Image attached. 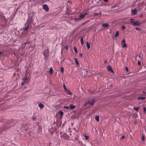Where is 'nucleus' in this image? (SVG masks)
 <instances>
[{"label":"nucleus","instance_id":"18","mask_svg":"<svg viewBox=\"0 0 146 146\" xmlns=\"http://www.w3.org/2000/svg\"><path fill=\"white\" fill-rule=\"evenodd\" d=\"M137 98L139 100L140 99L141 100H144L145 99V98L143 97H138Z\"/></svg>","mask_w":146,"mask_h":146},{"label":"nucleus","instance_id":"55","mask_svg":"<svg viewBox=\"0 0 146 146\" xmlns=\"http://www.w3.org/2000/svg\"><path fill=\"white\" fill-rule=\"evenodd\" d=\"M86 72H87V71H86Z\"/></svg>","mask_w":146,"mask_h":146},{"label":"nucleus","instance_id":"1","mask_svg":"<svg viewBox=\"0 0 146 146\" xmlns=\"http://www.w3.org/2000/svg\"><path fill=\"white\" fill-rule=\"evenodd\" d=\"M95 101L94 99L92 100H90L88 101L86 103L84 104V106L85 107L87 106V108H89L91 106H92L94 105Z\"/></svg>","mask_w":146,"mask_h":146},{"label":"nucleus","instance_id":"40","mask_svg":"<svg viewBox=\"0 0 146 146\" xmlns=\"http://www.w3.org/2000/svg\"><path fill=\"white\" fill-rule=\"evenodd\" d=\"M29 42H24V43H23V45L26 44H29Z\"/></svg>","mask_w":146,"mask_h":146},{"label":"nucleus","instance_id":"45","mask_svg":"<svg viewBox=\"0 0 146 146\" xmlns=\"http://www.w3.org/2000/svg\"><path fill=\"white\" fill-rule=\"evenodd\" d=\"M87 13H85L84 14H83L84 15V16H85V15H87Z\"/></svg>","mask_w":146,"mask_h":146},{"label":"nucleus","instance_id":"39","mask_svg":"<svg viewBox=\"0 0 146 146\" xmlns=\"http://www.w3.org/2000/svg\"><path fill=\"white\" fill-rule=\"evenodd\" d=\"M125 69L126 71H128V69L127 67H125Z\"/></svg>","mask_w":146,"mask_h":146},{"label":"nucleus","instance_id":"13","mask_svg":"<svg viewBox=\"0 0 146 146\" xmlns=\"http://www.w3.org/2000/svg\"><path fill=\"white\" fill-rule=\"evenodd\" d=\"M107 69L108 70H109L111 72H113L112 68L110 66H108Z\"/></svg>","mask_w":146,"mask_h":146},{"label":"nucleus","instance_id":"43","mask_svg":"<svg viewBox=\"0 0 146 146\" xmlns=\"http://www.w3.org/2000/svg\"><path fill=\"white\" fill-rule=\"evenodd\" d=\"M143 94H146V92H145L144 91H143Z\"/></svg>","mask_w":146,"mask_h":146},{"label":"nucleus","instance_id":"22","mask_svg":"<svg viewBox=\"0 0 146 146\" xmlns=\"http://www.w3.org/2000/svg\"><path fill=\"white\" fill-rule=\"evenodd\" d=\"M74 59V60H75V62L76 64L77 65H78L79 63L78 62V61L77 58H75Z\"/></svg>","mask_w":146,"mask_h":146},{"label":"nucleus","instance_id":"41","mask_svg":"<svg viewBox=\"0 0 146 146\" xmlns=\"http://www.w3.org/2000/svg\"><path fill=\"white\" fill-rule=\"evenodd\" d=\"M124 138V136H123L121 137V139H122Z\"/></svg>","mask_w":146,"mask_h":146},{"label":"nucleus","instance_id":"29","mask_svg":"<svg viewBox=\"0 0 146 146\" xmlns=\"http://www.w3.org/2000/svg\"><path fill=\"white\" fill-rule=\"evenodd\" d=\"M101 14V13L100 12L99 13H94V15L95 16H97L98 15H100Z\"/></svg>","mask_w":146,"mask_h":146},{"label":"nucleus","instance_id":"10","mask_svg":"<svg viewBox=\"0 0 146 146\" xmlns=\"http://www.w3.org/2000/svg\"><path fill=\"white\" fill-rule=\"evenodd\" d=\"M70 108L71 110H73L76 107L73 104H70Z\"/></svg>","mask_w":146,"mask_h":146},{"label":"nucleus","instance_id":"30","mask_svg":"<svg viewBox=\"0 0 146 146\" xmlns=\"http://www.w3.org/2000/svg\"><path fill=\"white\" fill-rule=\"evenodd\" d=\"M63 108L66 109H68L69 108V107L68 106H64Z\"/></svg>","mask_w":146,"mask_h":146},{"label":"nucleus","instance_id":"16","mask_svg":"<svg viewBox=\"0 0 146 146\" xmlns=\"http://www.w3.org/2000/svg\"><path fill=\"white\" fill-rule=\"evenodd\" d=\"M53 71V69L52 68H50V69L49 73L50 74H52V73Z\"/></svg>","mask_w":146,"mask_h":146},{"label":"nucleus","instance_id":"53","mask_svg":"<svg viewBox=\"0 0 146 146\" xmlns=\"http://www.w3.org/2000/svg\"><path fill=\"white\" fill-rule=\"evenodd\" d=\"M18 68H17V70H18Z\"/></svg>","mask_w":146,"mask_h":146},{"label":"nucleus","instance_id":"6","mask_svg":"<svg viewBox=\"0 0 146 146\" xmlns=\"http://www.w3.org/2000/svg\"><path fill=\"white\" fill-rule=\"evenodd\" d=\"M43 8L46 11H48L49 10V8L47 5L44 4L43 5Z\"/></svg>","mask_w":146,"mask_h":146},{"label":"nucleus","instance_id":"48","mask_svg":"<svg viewBox=\"0 0 146 146\" xmlns=\"http://www.w3.org/2000/svg\"><path fill=\"white\" fill-rule=\"evenodd\" d=\"M18 9V7H17V9H16V11H17V10Z\"/></svg>","mask_w":146,"mask_h":146},{"label":"nucleus","instance_id":"3","mask_svg":"<svg viewBox=\"0 0 146 146\" xmlns=\"http://www.w3.org/2000/svg\"><path fill=\"white\" fill-rule=\"evenodd\" d=\"M31 23V21L29 23V24H27V25L26 26V27L25 28L23 29V31L24 32H26V34L27 33V31L29 29V24H30Z\"/></svg>","mask_w":146,"mask_h":146},{"label":"nucleus","instance_id":"37","mask_svg":"<svg viewBox=\"0 0 146 146\" xmlns=\"http://www.w3.org/2000/svg\"><path fill=\"white\" fill-rule=\"evenodd\" d=\"M68 46L67 45H66L64 46V48L66 49H67L68 48Z\"/></svg>","mask_w":146,"mask_h":146},{"label":"nucleus","instance_id":"46","mask_svg":"<svg viewBox=\"0 0 146 146\" xmlns=\"http://www.w3.org/2000/svg\"><path fill=\"white\" fill-rule=\"evenodd\" d=\"M80 56L81 57L82 56V53H81L80 54Z\"/></svg>","mask_w":146,"mask_h":146},{"label":"nucleus","instance_id":"5","mask_svg":"<svg viewBox=\"0 0 146 146\" xmlns=\"http://www.w3.org/2000/svg\"><path fill=\"white\" fill-rule=\"evenodd\" d=\"M141 24V23L139 22V21L137 20L136 21L134 22V24L132 25L133 26H139V25Z\"/></svg>","mask_w":146,"mask_h":146},{"label":"nucleus","instance_id":"31","mask_svg":"<svg viewBox=\"0 0 146 146\" xmlns=\"http://www.w3.org/2000/svg\"><path fill=\"white\" fill-rule=\"evenodd\" d=\"M84 137L85 139H86V140H87L89 138L88 136L87 135H85Z\"/></svg>","mask_w":146,"mask_h":146},{"label":"nucleus","instance_id":"11","mask_svg":"<svg viewBox=\"0 0 146 146\" xmlns=\"http://www.w3.org/2000/svg\"><path fill=\"white\" fill-rule=\"evenodd\" d=\"M84 15H83V14H82V13H81L80 15L79 16V18L80 19V20H81L82 19H83L84 17Z\"/></svg>","mask_w":146,"mask_h":146},{"label":"nucleus","instance_id":"20","mask_svg":"<svg viewBox=\"0 0 146 146\" xmlns=\"http://www.w3.org/2000/svg\"><path fill=\"white\" fill-rule=\"evenodd\" d=\"M60 71L61 73H63L64 72V68H63L61 67L60 68Z\"/></svg>","mask_w":146,"mask_h":146},{"label":"nucleus","instance_id":"44","mask_svg":"<svg viewBox=\"0 0 146 146\" xmlns=\"http://www.w3.org/2000/svg\"><path fill=\"white\" fill-rule=\"evenodd\" d=\"M104 0L105 2H107L108 1V0Z\"/></svg>","mask_w":146,"mask_h":146},{"label":"nucleus","instance_id":"54","mask_svg":"<svg viewBox=\"0 0 146 146\" xmlns=\"http://www.w3.org/2000/svg\"><path fill=\"white\" fill-rule=\"evenodd\" d=\"M26 88V87H25L24 88Z\"/></svg>","mask_w":146,"mask_h":146},{"label":"nucleus","instance_id":"28","mask_svg":"<svg viewBox=\"0 0 146 146\" xmlns=\"http://www.w3.org/2000/svg\"><path fill=\"white\" fill-rule=\"evenodd\" d=\"M74 20L76 21H78L80 20H81L80 18H79V17L78 18H74Z\"/></svg>","mask_w":146,"mask_h":146},{"label":"nucleus","instance_id":"38","mask_svg":"<svg viewBox=\"0 0 146 146\" xmlns=\"http://www.w3.org/2000/svg\"><path fill=\"white\" fill-rule=\"evenodd\" d=\"M142 140L143 141H144L145 140V138H144V137L143 136H142Z\"/></svg>","mask_w":146,"mask_h":146},{"label":"nucleus","instance_id":"42","mask_svg":"<svg viewBox=\"0 0 146 146\" xmlns=\"http://www.w3.org/2000/svg\"><path fill=\"white\" fill-rule=\"evenodd\" d=\"M138 56L139 58H141V55H139Z\"/></svg>","mask_w":146,"mask_h":146},{"label":"nucleus","instance_id":"9","mask_svg":"<svg viewBox=\"0 0 146 146\" xmlns=\"http://www.w3.org/2000/svg\"><path fill=\"white\" fill-rule=\"evenodd\" d=\"M9 127H4L3 128H0V133H1L2 132L5 130L7 128H8Z\"/></svg>","mask_w":146,"mask_h":146},{"label":"nucleus","instance_id":"8","mask_svg":"<svg viewBox=\"0 0 146 146\" xmlns=\"http://www.w3.org/2000/svg\"><path fill=\"white\" fill-rule=\"evenodd\" d=\"M65 91L68 94L70 95H72V93L71 92L69 89H67L65 90Z\"/></svg>","mask_w":146,"mask_h":146},{"label":"nucleus","instance_id":"21","mask_svg":"<svg viewBox=\"0 0 146 146\" xmlns=\"http://www.w3.org/2000/svg\"><path fill=\"white\" fill-rule=\"evenodd\" d=\"M95 119L97 121H99V117L98 116H96L95 117Z\"/></svg>","mask_w":146,"mask_h":146},{"label":"nucleus","instance_id":"47","mask_svg":"<svg viewBox=\"0 0 146 146\" xmlns=\"http://www.w3.org/2000/svg\"><path fill=\"white\" fill-rule=\"evenodd\" d=\"M142 16H143V15H140V17H142Z\"/></svg>","mask_w":146,"mask_h":146},{"label":"nucleus","instance_id":"36","mask_svg":"<svg viewBox=\"0 0 146 146\" xmlns=\"http://www.w3.org/2000/svg\"><path fill=\"white\" fill-rule=\"evenodd\" d=\"M125 28V26H122V29L123 30H124Z\"/></svg>","mask_w":146,"mask_h":146},{"label":"nucleus","instance_id":"12","mask_svg":"<svg viewBox=\"0 0 146 146\" xmlns=\"http://www.w3.org/2000/svg\"><path fill=\"white\" fill-rule=\"evenodd\" d=\"M102 25V27H107L109 26V25L107 23H103Z\"/></svg>","mask_w":146,"mask_h":146},{"label":"nucleus","instance_id":"26","mask_svg":"<svg viewBox=\"0 0 146 146\" xmlns=\"http://www.w3.org/2000/svg\"><path fill=\"white\" fill-rule=\"evenodd\" d=\"M130 20L131 21H130V23H133V24H134V22L135 21H133V19H130Z\"/></svg>","mask_w":146,"mask_h":146},{"label":"nucleus","instance_id":"49","mask_svg":"<svg viewBox=\"0 0 146 146\" xmlns=\"http://www.w3.org/2000/svg\"><path fill=\"white\" fill-rule=\"evenodd\" d=\"M16 74H15V73H14V74H13V76H15V75Z\"/></svg>","mask_w":146,"mask_h":146},{"label":"nucleus","instance_id":"4","mask_svg":"<svg viewBox=\"0 0 146 146\" xmlns=\"http://www.w3.org/2000/svg\"><path fill=\"white\" fill-rule=\"evenodd\" d=\"M137 9L136 8H135L133 9H132L131 11V15H134L137 14Z\"/></svg>","mask_w":146,"mask_h":146},{"label":"nucleus","instance_id":"7","mask_svg":"<svg viewBox=\"0 0 146 146\" xmlns=\"http://www.w3.org/2000/svg\"><path fill=\"white\" fill-rule=\"evenodd\" d=\"M121 44L123 45V48H125L126 47V45L125 42V40L123 39L121 42Z\"/></svg>","mask_w":146,"mask_h":146},{"label":"nucleus","instance_id":"24","mask_svg":"<svg viewBox=\"0 0 146 146\" xmlns=\"http://www.w3.org/2000/svg\"><path fill=\"white\" fill-rule=\"evenodd\" d=\"M133 109L134 110H135L137 111V112L138 111V110L139 109V107H137V108L134 107L133 108Z\"/></svg>","mask_w":146,"mask_h":146},{"label":"nucleus","instance_id":"33","mask_svg":"<svg viewBox=\"0 0 146 146\" xmlns=\"http://www.w3.org/2000/svg\"><path fill=\"white\" fill-rule=\"evenodd\" d=\"M143 111L144 112H145V111H146V109L145 107H143Z\"/></svg>","mask_w":146,"mask_h":146},{"label":"nucleus","instance_id":"52","mask_svg":"<svg viewBox=\"0 0 146 146\" xmlns=\"http://www.w3.org/2000/svg\"><path fill=\"white\" fill-rule=\"evenodd\" d=\"M44 56H45V53H44Z\"/></svg>","mask_w":146,"mask_h":146},{"label":"nucleus","instance_id":"15","mask_svg":"<svg viewBox=\"0 0 146 146\" xmlns=\"http://www.w3.org/2000/svg\"><path fill=\"white\" fill-rule=\"evenodd\" d=\"M80 41L81 44L82 45H83L84 43L83 39L82 37H81L80 39Z\"/></svg>","mask_w":146,"mask_h":146},{"label":"nucleus","instance_id":"14","mask_svg":"<svg viewBox=\"0 0 146 146\" xmlns=\"http://www.w3.org/2000/svg\"><path fill=\"white\" fill-rule=\"evenodd\" d=\"M38 106L41 108L42 109L44 107V105L43 104L40 103L39 104Z\"/></svg>","mask_w":146,"mask_h":146},{"label":"nucleus","instance_id":"25","mask_svg":"<svg viewBox=\"0 0 146 146\" xmlns=\"http://www.w3.org/2000/svg\"><path fill=\"white\" fill-rule=\"evenodd\" d=\"M63 112L61 111H59V113L61 116H62L63 114Z\"/></svg>","mask_w":146,"mask_h":146},{"label":"nucleus","instance_id":"34","mask_svg":"<svg viewBox=\"0 0 146 146\" xmlns=\"http://www.w3.org/2000/svg\"><path fill=\"white\" fill-rule=\"evenodd\" d=\"M137 64L139 66H140L141 65V62L140 61H138L137 62Z\"/></svg>","mask_w":146,"mask_h":146},{"label":"nucleus","instance_id":"35","mask_svg":"<svg viewBox=\"0 0 146 146\" xmlns=\"http://www.w3.org/2000/svg\"><path fill=\"white\" fill-rule=\"evenodd\" d=\"M12 122V121H8L7 122H6L8 123H11Z\"/></svg>","mask_w":146,"mask_h":146},{"label":"nucleus","instance_id":"51","mask_svg":"<svg viewBox=\"0 0 146 146\" xmlns=\"http://www.w3.org/2000/svg\"><path fill=\"white\" fill-rule=\"evenodd\" d=\"M17 75L18 76V73H17Z\"/></svg>","mask_w":146,"mask_h":146},{"label":"nucleus","instance_id":"23","mask_svg":"<svg viewBox=\"0 0 146 146\" xmlns=\"http://www.w3.org/2000/svg\"><path fill=\"white\" fill-rule=\"evenodd\" d=\"M135 29L136 30H138L139 31V32H141V29L140 28H137V27H136L135 28Z\"/></svg>","mask_w":146,"mask_h":146},{"label":"nucleus","instance_id":"17","mask_svg":"<svg viewBox=\"0 0 146 146\" xmlns=\"http://www.w3.org/2000/svg\"><path fill=\"white\" fill-rule=\"evenodd\" d=\"M86 46L88 49H89L90 48V45L88 42H86Z\"/></svg>","mask_w":146,"mask_h":146},{"label":"nucleus","instance_id":"2","mask_svg":"<svg viewBox=\"0 0 146 146\" xmlns=\"http://www.w3.org/2000/svg\"><path fill=\"white\" fill-rule=\"evenodd\" d=\"M27 74L26 73L25 74V77L24 78L22 79V82L21 83L22 86H23L25 84H27L29 83V80L27 78Z\"/></svg>","mask_w":146,"mask_h":146},{"label":"nucleus","instance_id":"32","mask_svg":"<svg viewBox=\"0 0 146 146\" xmlns=\"http://www.w3.org/2000/svg\"><path fill=\"white\" fill-rule=\"evenodd\" d=\"M63 86L64 88V90L67 89V88H66V87H65V85L64 84L63 85Z\"/></svg>","mask_w":146,"mask_h":146},{"label":"nucleus","instance_id":"50","mask_svg":"<svg viewBox=\"0 0 146 146\" xmlns=\"http://www.w3.org/2000/svg\"><path fill=\"white\" fill-rule=\"evenodd\" d=\"M33 120H34V119H35V118H34V117H33Z\"/></svg>","mask_w":146,"mask_h":146},{"label":"nucleus","instance_id":"19","mask_svg":"<svg viewBox=\"0 0 146 146\" xmlns=\"http://www.w3.org/2000/svg\"><path fill=\"white\" fill-rule=\"evenodd\" d=\"M119 35V32L117 31L116 32L115 34V37H117Z\"/></svg>","mask_w":146,"mask_h":146},{"label":"nucleus","instance_id":"27","mask_svg":"<svg viewBox=\"0 0 146 146\" xmlns=\"http://www.w3.org/2000/svg\"><path fill=\"white\" fill-rule=\"evenodd\" d=\"M73 48H74V50L75 52L76 53H77V49L76 48V47H74Z\"/></svg>","mask_w":146,"mask_h":146}]
</instances>
